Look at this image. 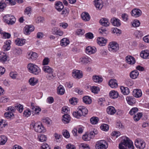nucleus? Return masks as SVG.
<instances>
[{"label":"nucleus","instance_id":"obj_11","mask_svg":"<svg viewBox=\"0 0 149 149\" xmlns=\"http://www.w3.org/2000/svg\"><path fill=\"white\" fill-rule=\"evenodd\" d=\"M142 14L141 11L138 8H134L131 12V15L135 17H137L141 16Z\"/></svg>","mask_w":149,"mask_h":149},{"label":"nucleus","instance_id":"obj_64","mask_svg":"<svg viewBox=\"0 0 149 149\" xmlns=\"http://www.w3.org/2000/svg\"><path fill=\"white\" fill-rule=\"evenodd\" d=\"M40 149H50V148L48 144L44 143L42 145Z\"/></svg>","mask_w":149,"mask_h":149},{"label":"nucleus","instance_id":"obj_54","mask_svg":"<svg viewBox=\"0 0 149 149\" xmlns=\"http://www.w3.org/2000/svg\"><path fill=\"white\" fill-rule=\"evenodd\" d=\"M138 111V109L136 107H134L132 108L129 112L130 115H132L137 112Z\"/></svg>","mask_w":149,"mask_h":149},{"label":"nucleus","instance_id":"obj_57","mask_svg":"<svg viewBox=\"0 0 149 149\" xmlns=\"http://www.w3.org/2000/svg\"><path fill=\"white\" fill-rule=\"evenodd\" d=\"M6 6V4L4 2H0V11H3Z\"/></svg>","mask_w":149,"mask_h":149},{"label":"nucleus","instance_id":"obj_42","mask_svg":"<svg viewBox=\"0 0 149 149\" xmlns=\"http://www.w3.org/2000/svg\"><path fill=\"white\" fill-rule=\"evenodd\" d=\"M42 121L43 123L47 125H49L52 123L51 120L48 117H43L42 119Z\"/></svg>","mask_w":149,"mask_h":149},{"label":"nucleus","instance_id":"obj_31","mask_svg":"<svg viewBox=\"0 0 149 149\" xmlns=\"http://www.w3.org/2000/svg\"><path fill=\"white\" fill-rule=\"evenodd\" d=\"M109 86L112 88H115L118 87V84L115 79H111L109 82Z\"/></svg>","mask_w":149,"mask_h":149},{"label":"nucleus","instance_id":"obj_22","mask_svg":"<svg viewBox=\"0 0 149 149\" xmlns=\"http://www.w3.org/2000/svg\"><path fill=\"white\" fill-rule=\"evenodd\" d=\"M95 6L96 8L100 10L103 6V2L102 0H95L94 1Z\"/></svg>","mask_w":149,"mask_h":149},{"label":"nucleus","instance_id":"obj_2","mask_svg":"<svg viewBox=\"0 0 149 149\" xmlns=\"http://www.w3.org/2000/svg\"><path fill=\"white\" fill-rule=\"evenodd\" d=\"M77 110L73 113V116L77 118H79L81 116H84L88 112L87 109L85 107L81 106L78 107Z\"/></svg>","mask_w":149,"mask_h":149},{"label":"nucleus","instance_id":"obj_56","mask_svg":"<svg viewBox=\"0 0 149 149\" xmlns=\"http://www.w3.org/2000/svg\"><path fill=\"white\" fill-rule=\"evenodd\" d=\"M85 37L86 39H91L93 38L94 36L92 33L88 32L85 34Z\"/></svg>","mask_w":149,"mask_h":149},{"label":"nucleus","instance_id":"obj_8","mask_svg":"<svg viewBox=\"0 0 149 149\" xmlns=\"http://www.w3.org/2000/svg\"><path fill=\"white\" fill-rule=\"evenodd\" d=\"M135 145L136 148L139 149H143L145 147L146 143L143 140L137 139L135 141Z\"/></svg>","mask_w":149,"mask_h":149},{"label":"nucleus","instance_id":"obj_3","mask_svg":"<svg viewBox=\"0 0 149 149\" xmlns=\"http://www.w3.org/2000/svg\"><path fill=\"white\" fill-rule=\"evenodd\" d=\"M29 72L35 75H38L41 72V70L37 65L33 63H29L27 66Z\"/></svg>","mask_w":149,"mask_h":149},{"label":"nucleus","instance_id":"obj_26","mask_svg":"<svg viewBox=\"0 0 149 149\" xmlns=\"http://www.w3.org/2000/svg\"><path fill=\"white\" fill-rule=\"evenodd\" d=\"M126 100L128 103L130 105H132L136 102V99L133 97L128 96L126 98Z\"/></svg>","mask_w":149,"mask_h":149},{"label":"nucleus","instance_id":"obj_18","mask_svg":"<svg viewBox=\"0 0 149 149\" xmlns=\"http://www.w3.org/2000/svg\"><path fill=\"white\" fill-rule=\"evenodd\" d=\"M97 42L100 46H104L107 43V40L103 37H98L97 39Z\"/></svg>","mask_w":149,"mask_h":149},{"label":"nucleus","instance_id":"obj_43","mask_svg":"<svg viewBox=\"0 0 149 149\" xmlns=\"http://www.w3.org/2000/svg\"><path fill=\"white\" fill-rule=\"evenodd\" d=\"M62 10V13L61 14V15H62L63 17L67 16L69 12V9L67 8H63Z\"/></svg>","mask_w":149,"mask_h":149},{"label":"nucleus","instance_id":"obj_10","mask_svg":"<svg viewBox=\"0 0 149 149\" xmlns=\"http://www.w3.org/2000/svg\"><path fill=\"white\" fill-rule=\"evenodd\" d=\"M34 29V26L31 25L26 26L24 28V33L26 35H29Z\"/></svg>","mask_w":149,"mask_h":149},{"label":"nucleus","instance_id":"obj_7","mask_svg":"<svg viewBox=\"0 0 149 149\" xmlns=\"http://www.w3.org/2000/svg\"><path fill=\"white\" fill-rule=\"evenodd\" d=\"M108 147L107 143L105 140H101L97 141L95 146L96 149H106Z\"/></svg>","mask_w":149,"mask_h":149},{"label":"nucleus","instance_id":"obj_55","mask_svg":"<svg viewBox=\"0 0 149 149\" xmlns=\"http://www.w3.org/2000/svg\"><path fill=\"white\" fill-rule=\"evenodd\" d=\"M106 30L105 28L102 27L99 29V33L103 36H105L106 35Z\"/></svg>","mask_w":149,"mask_h":149},{"label":"nucleus","instance_id":"obj_19","mask_svg":"<svg viewBox=\"0 0 149 149\" xmlns=\"http://www.w3.org/2000/svg\"><path fill=\"white\" fill-rule=\"evenodd\" d=\"M133 95L136 98H139L142 95V92L140 89H134L133 92Z\"/></svg>","mask_w":149,"mask_h":149},{"label":"nucleus","instance_id":"obj_47","mask_svg":"<svg viewBox=\"0 0 149 149\" xmlns=\"http://www.w3.org/2000/svg\"><path fill=\"white\" fill-rule=\"evenodd\" d=\"M131 24L133 27H137L140 26V23L139 20L135 19L131 22Z\"/></svg>","mask_w":149,"mask_h":149},{"label":"nucleus","instance_id":"obj_40","mask_svg":"<svg viewBox=\"0 0 149 149\" xmlns=\"http://www.w3.org/2000/svg\"><path fill=\"white\" fill-rule=\"evenodd\" d=\"M8 140L7 137L4 135L0 136V145H3L5 144Z\"/></svg>","mask_w":149,"mask_h":149},{"label":"nucleus","instance_id":"obj_6","mask_svg":"<svg viewBox=\"0 0 149 149\" xmlns=\"http://www.w3.org/2000/svg\"><path fill=\"white\" fill-rule=\"evenodd\" d=\"M109 50L113 52H116L119 49V47L118 43L115 41L110 42L108 46Z\"/></svg>","mask_w":149,"mask_h":149},{"label":"nucleus","instance_id":"obj_37","mask_svg":"<svg viewBox=\"0 0 149 149\" xmlns=\"http://www.w3.org/2000/svg\"><path fill=\"white\" fill-rule=\"evenodd\" d=\"M81 17L82 19L85 21L90 20V17L89 14L86 13H82Z\"/></svg>","mask_w":149,"mask_h":149},{"label":"nucleus","instance_id":"obj_36","mask_svg":"<svg viewBox=\"0 0 149 149\" xmlns=\"http://www.w3.org/2000/svg\"><path fill=\"white\" fill-rule=\"evenodd\" d=\"M38 81V80L34 77L30 78L29 80V84L32 86H33L36 85Z\"/></svg>","mask_w":149,"mask_h":149},{"label":"nucleus","instance_id":"obj_60","mask_svg":"<svg viewBox=\"0 0 149 149\" xmlns=\"http://www.w3.org/2000/svg\"><path fill=\"white\" fill-rule=\"evenodd\" d=\"M76 33L78 35H82L85 33V31L83 29H80L77 30Z\"/></svg>","mask_w":149,"mask_h":149},{"label":"nucleus","instance_id":"obj_24","mask_svg":"<svg viewBox=\"0 0 149 149\" xmlns=\"http://www.w3.org/2000/svg\"><path fill=\"white\" fill-rule=\"evenodd\" d=\"M107 111L109 114L113 115L116 113V111L115 108L113 107L109 106L107 107Z\"/></svg>","mask_w":149,"mask_h":149},{"label":"nucleus","instance_id":"obj_52","mask_svg":"<svg viewBox=\"0 0 149 149\" xmlns=\"http://www.w3.org/2000/svg\"><path fill=\"white\" fill-rule=\"evenodd\" d=\"M31 112L29 109H26L24 111L23 114L24 116L26 117H28L31 115Z\"/></svg>","mask_w":149,"mask_h":149},{"label":"nucleus","instance_id":"obj_51","mask_svg":"<svg viewBox=\"0 0 149 149\" xmlns=\"http://www.w3.org/2000/svg\"><path fill=\"white\" fill-rule=\"evenodd\" d=\"M91 92L95 93H97L99 91V88L95 86L91 87Z\"/></svg>","mask_w":149,"mask_h":149},{"label":"nucleus","instance_id":"obj_29","mask_svg":"<svg viewBox=\"0 0 149 149\" xmlns=\"http://www.w3.org/2000/svg\"><path fill=\"white\" fill-rule=\"evenodd\" d=\"M42 70L45 72L48 73H50L51 72H53V70L49 66H44L42 68Z\"/></svg>","mask_w":149,"mask_h":149},{"label":"nucleus","instance_id":"obj_25","mask_svg":"<svg viewBox=\"0 0 149 149\" xmlns=\"http://www.w3.org/2000/svg\"><path fill=\"white\" fill-rule=\"evenodd\" d=\"M55 8L58 11L60 12L64 8V6L62 2L58 1L55 3Z\"/></svg>","mask_w":149,"mask_h":149},{"label":"nucleus","instance_id":"obj_44","mask_svg":"<svg viewBox=\"0 0 149 149\" xmlns=\"http://www.w3.org/2000/svg\"><path fill=\"white\" fill-rule=\"evenodd\" d=\"M90 120L91 124L95 125L98 123L99 119L97 117H93L91 118Z\"/></svg>","mask_w":149,"mask_h":149},{"label":"nucleus","instance_id":"obj_17","mask_svg":"<svg viewBox=\"0 0 149 149\" xmlns=\"http://www.w3.org/2000/svg\"><path fill=\"white\" fill-rule=\"evenodd\" d=\"M111 22L112 24L114 26L118 27L121 25L120 20L115 17L111 18Z\"/></svg>","mask_w":149,"mask_h":149},{"label":"nucleus","instance_id":"obj_23","mask_svg":"<svg viewBox=\"0 0 149 149\" xmlns=\"http://www.w3.org/2000/svg\"><path fill=\"white\" fill-rule=\"evenodd\" d=\"M140 56L143 58H149V50L146 49L142 51L140 53Z\"/></svg>","mask_w":149,"mask_h":149},{"label":"nucleus","instance_id":"obj_4","mask_svg":"<svg viewBox=\"0 0 149 149\" xmlns=\"http://www.w3.org/2000/svg\"><path fill=\"white\" fill-rule=\"evenodd\" d=\"M31 127L34 128L35 131L38 133L44 132L46 131L45 128L41 124L32 122L31 124Z\"/></svg>","mask_w":149,"mask_h":149},{"label":"nucleus","instance_id":"obj_41","mask_svg":"<svg viewBox=\"0 0 149 149\" xmlns=\"http://www.w3.org/2000/svg\"><path fill=\"white\" fill-rule=\"evenodd\" d=\"M83 102L86 104H89L91 102L90 97L88 96H84L83 98Z\"/></svg>","mask_w":149,"mask_h":149},{"label":"nucleus","instance_id":"obj_45","mask_svg":"<svg viewBox=\"0 0 149 149\" xmlns=\"http://www.w3.org/2000/svg\"><path fill=\"white\" fill-rule=\"evenodd\" d=\"M142 116V113H138L136 115H135L133 117L134 120L136 121H138L141 118Z\"/></svg>","mask_w":149,"mask_h":149},{"label":"nucleus","instance_id":"obj_27","mask_svg":"<svg viewBox=\"0 0 149 149\" xmlns=\"http://www.w3.org/2000/svg\"><path fill=\"white\" fill-rule=\"evenodd\" d=\"M11 41L8 40L4 42V45L3 46V49L4 51L8 50L10 49Z\"/></svg>","mask_w":149,"mask_h":149},{"label":"nucleus","instance_id":"obj_58","mask_svg":"<svg viewBox=\"0 0 149 149\" xmlns=\"http://www.w3.org/2000/svg\"><path fill=\"white\" fill-rule=\"evenodd\" d=\"M44 20V17H38L35 20L36 22L37 23H39L40 22H43Z\"/></svg>","mask_w":149,"mask_h":149},{"label":"nucleus","instance_id":"obj_16","mask_svg":"<svg viewBox=\"0 0 149 149\" xmlns=\"http://www.w3.org/2000/svg\"><path fill=\"white\" fill-rule=\"evenodd\" d=\"M99 22L101 25L105 27L109 26L110 24L109 19L106 18H103L101 19L100 20Z\"/></svg>","mask_w":149,"mask_h":149},{"label":"nucleus","instance_id":"obj_63","mask_svg":"<svg viewBox=\"0 0 149 149\" xmlns=\"http://www.w3.org/2000/svg\"><path fill=\"white\" fill-rule=\"evenodd\" d=\"M80 149H90L89 146L86 144L82 143L80 147Z\"/></svg>","mask_w":149,"mask_h":149},{"label":"nucleus","instance_id":"obj_46","mask_svg":"<svg viewBox=\"0 0 149 149\" xmlns=\"http://www.w3.org/2000/svg\"><path fill=\"white\" fill-rule=\"evenodd\" d=\"M38 139L40 141L43 142L46 141L47 139V138L46 136L45 135L40 134L38 136Z\"/></svg>","mask_w":149,"mask_h":149},{"label":"nucleus","instance_id":"obj_50","mask_svg":"<svg viewBox=\"0 0 149 149\" xmlns=\"http://www.w3.org/2000/svg\"><path fill=\"white\" fill-rule=\"evenodd\" d=\"M100 128L102 130L107 131L109 130V126L107 124H103L101 126Z\"/></svg>","mask_w":149,"mask_h":149},{"label":"nucleus","instance_id":"obj_49","mask_svg":"<svg viewBox=\"0 0 149 149\" xmlns=\"http://www.w3.org/2000/svg\"><path fill=\"white\" fill-rule=\"evenodd\" d=\"M54 136L55 138L56 141L57 142H60L61 140V137L62 136L57 133H55L54 134Z\"/></svg>","mask_w":149,"mask_h":149},{"label":"nucleus","instance_id":"obj_48","mask_svg":"<svg viewBox=\"0 0 149 149\" xmlns=\"http://www.w3.org/2000/svg\"><path fill=\"white\" fill-rule=\"evenodd\" d=\"M4 116L7 118L8 119L12 118L14 116V115L13 113L8 111L7 113H5L4 114Z\"/></svg>","mask_w":149,"mask_h":149},{"label":"nucleus","instance_id":"obj_12","mask_svg":"<svg viewBox=\"0 0 149 149\" xmlns=\"http://www.w3.org/2000/svg\"><path fill=\"white\" fill-rule=\"evenodd\" d=\"M38 57L36 53L33 52H30L28 53L27 58L30 60L33 61L36 60Z\"/></svg>","mask_w":149,"mask_h":149},{"label":"nucleus","instance_id":"obj_9","mask_svg":"<svg viewBox=\"0 0 149 149\" xmlns=\"http://www.w3.org/2000/svg\"><path fill=\"white\" fill-rule=\"evenodd\" d=\"M91 58L87 56H84L79 59L80 62L84 65L89 64L91 62Z\"/></svg>","mask_w":149,"mask_h":149},{"label":"nucleus","instance_id":"obj_14","mask_svg":"<svg viewBox=\"0 0 149 149\" xmlns=\"http://www.w3.org/2000/svg\"><path fill=\"white\" fill-rule=\"evenodd\" d=\"M72 76L74 78L80 79L82 77V73L78 70H74L72 72Z\"/></svg>","mask_w":149,"mask_h":149},{"label":"nucleus","instance_id":"obj_53","mask_svg":"<svg viewBox=\"0 0 149 149\" xmlns=\"http://www.w3.org/2000/svg\"><path fill=\"white\" fill-rule=\"evenodd\" d=\"M9 100V99L6 96L2 97L0 98V102L6 103Z\"/></svg>","mask_w":149,"mask_h":149},{"label":"nucleus","instance_id":"obj_28","mask_svg":"<svg viewBox=\"0 0 149 149\" xmlns=\"http://www.w3.org/2000/svg\"><path fill=\"white\" fill-rule=\"evenodd\" d=\"M70 120V117L68 114H64L63 116L62 121L64 124H67L69 123Z\"/></svg>","mask_w":149,"mask_h":149},{"label":"nucleus","instance_id":"obj_13","mask_svg":"<svg viewBox=\"0 0 149 149\" xmlns=\"http://www.w3.org/2000/svg\"><path fill=\"white\" fill-rule=\"evenodd\" d=\"M31 109H32V112L34 115L38 114L39 112L41 111V109L40 107L35 106L33 103H31Z\"/></svg>","mask_w":149,"mask_h":149},{"label":"nucleus","instance_id":"obj_5","mask_svg":"<svg viewBox=\"0 0 149 149\" xmlns=\"http://www.w3.org/2000/svg\"><path fill=\"white\" fill-rule=\"evenodd\" d=\"M3 20L9 25L13 24L15 21V18L14 16L10 15H6L3 17Z\"/></svg>","mask_w":149,"mask_h":149},{"label":"nucleus","instance_id":"obj_30","mask_svg":"<svg viewBox=\"0 0 149 149\" xmlns=\"http://www.w3.org/2000/svg\"><path fill=\"white\" fill-rule=\"evenodd\" d=\"M109 95L111 98L115 99L117 98L118 95V93L116 91L113 90L111 91L109 93Z\"/></svg>","mask_w":149,"mask_h":149},{"label":"nucleus","instance_id":"obj_20","mask_svg":"<svg viewBox=\"0 0 149 149\" xmlns=\"http://www.w3.org/2000/svg\"><path fill=\"white\" fill-rule=\"evenodd\" d=\"M15 44L18 46H22L25 43V40L24 39L17 38L15 40Z\"/></svg>","mask_w":149,"mask_h":149},{"label":"nucleus","instance_id":"obj_61","mask_svg":"<svg viewBox=\"0 0 149 149\" xmlns=\"http://www.w3.org/2000/svg\"><path fill=\"white\" fill-rule=\"evenodd\" d=\"M15 107L18 110L20 113H21L23 109V106L20 104H17V105Z\"/></svg>","mask_w":149,"mask_h":149},{"label":"nucleus","instance_id":"obj_62","mask_svg":"<svg viewBox=\"0 0 149 149\" xmlns=\"http://www.w3.org/2000/svg\"><path fill=\"white\" fill-rule=\"evenodd\" d=\"M5 2L7 3L11 6L15 5L16 4L15 0H5Z\"/></svg>","mask_w":149,"mask_h":149},{"label":"nucleus","instance_id":"obj_33","mask_svg":"<svg viewBox=\"0 0 149 149\" xmlns=\"http://www.w3.org/2000/svg\"><path fill=\"white\" fill-rule=\"evenodd\" d=\"M120 89L122 93L124 95H127L130 93L129 89L127 87L121 86Z\"/></svg>","mask_w":149,"mask_h":149},{"label":"nucleus","instance_id":"obj_32","mask_svg":"<svg viewBox=\"0 0 149 149\" xmlns=\"http://www.w3.org/2000/svg\"><path fill=\"white\" fill-rule=\"evenodd\" d=\"M93 80L94 82L99 83L102 81V78L99 76L95 75L93 77Z\"/></svg>","mask_w":149,"mask_h":149},{"label":"nucleus","instance_id":"obj_35","mask_svg":"<svg viewBox=\"0 0 149 149\" xmlns=\"http://www.w3.org/2000/svg\"><path fill=\"white\" fill-rule=\"evenodd\" d=\"M69 40L66 38L62 39L61 41V45L63 47L66 46L69 44Z\"/></svg>","mask_w":149,"mask_h":149},{"label":"nucleus","instance_id":"obj_38","mask_svg":"<svg viewBox=\"0 0 149 149\" xmlns=\"http://www.w3.org/2000/svg\"><path fill=\"white\" fill-rule=\"evenodd\" d=\"M139 72L136 70L132 71L130 73V76L131 78L133 79H136L138 76Z\"/></svg>","mask_w":149,"mask_h":149},{"label":"nucleus","instance_id":"obj_21","mask_svg":"<svg viewBox=\"0 0 149 149\" xmlns=\"http://www.w3.org/2000/svg\"><path fill=\"white\" fill-rule=\"evenodd\" d=\"M126 62L129 64L133 65L135 63V61L134 57L131 56H128L126 57Z\"/></svg>","mask_w":149,"mask_h":149},{"label":"nucleus","instance_id":"obj_1","mask_svg":"<svg viewBox=\"0 0 149 149\" xmlns=\"http://www.w3.org/2000/svg\"><path fill=\"white\" fill-rule=\"evenodd\" d=\"M127 147L129 149H134V147L132 142L127 137H125L124 139L119 145V149H127Z\"/></svg>","mask_w":149,"mask_h":149},{"label":"nucleus","instance_id":"obj_59","mask_svg":"<svg viewBox=\"0 0 149 149\" xmlns=\"http://www.w3.org/2000/svg\"><path fill=\"white\" fill-rule=\"evenodd\" d=\"M64 136L66 138H68L70 136V134L68 132L67 130H64L62 132Z\"/></svg>","mask_w":149,"mask_h":149},{"label":"nucleus","instance_id":"obj_15","mask_svg":"<svg viewBox=\"0 0 149 149\" xmlns=\"http://www.w3.org/2000/svg\"><path fill=\"white\" fill-rule=\"evenodd\" d=\"M96 52V49L95 47H91L88 46L86 49V52L88 54H91L95 53Z\"/></svg>","mask_w":149,"mask_h":149},{"label":"nucleus","instance_id":"obj_39","mask_svg":"<svg viewBox=\"0 0 149 149\" xmlns=\"http://www.w3.org/2000/svg\"><path fill=\"white\" fill-rule=\"evenodd\" d=\"M0 60L1 62L4 63L7 60V56L3 52L0 53Z\"/></svg>","mask_w":149,"mask_h":149},{"label":"nucleus","instance_id":"obj_34","mask_svg":"<svg viewBox=\"0 0 149 149\" xmlns=\"http://www.w3.org/2000/svg\"><path fill=\"white\" fill-rule=\"evenodd\" d=\"M65 92V90L63 86L60 85L57 88V93L58 94L63 95Z\"/></svg>","mask_w":149,"mask_h":149}]
</instances>
